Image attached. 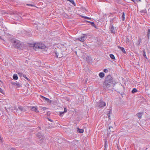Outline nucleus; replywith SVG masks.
<instances>
[{"label": "nucleus", "instance_id": "9", "mask_svg": "<svg viewBox=\"0 0 150 150\" xmlns=\"http://www.w3.org/2000/svg\"><path fill=\"white\" fill-rule=\"evenodd\" d=\"M13 85L14 86H17L18 87H21V85L20 83L17 82H14L13 83Z\"/></svg>", "mask_w": 150, "mask_h": 150}, {"label": "nucleus", "instance_id": "33", "mask_svg": "<svg viewBox=\"0 0 150 150\" xmlns=\"http://www.w3.org/2000/svg\"><path fill=\"white\" fill-rule=\"evenodd\" d=\"M47 109L45 107H43L42 108V109L43 110H45Z\"/></svg>", "mask_w": 150, "mask_h": 150}, {"label": "nucleus", "instance_id": "36", "mask_svg": "<svg viewBox=\"0 0 150 150\" xmlns=\"http://www.w3.org/2000/svg\"><path fill=\"white\" fill-rule=\"evenodd\" d=\"M11 150H16L14 148H12L11 149Z\"/></svg>", "mask_w": 150, "mask_h": 150}, {"label": "nucleus", "instance_id": "15", "mask_svg": "<svg viewBox=\"0 0 150 150\" xmlns=\"http://www.w3.org/2000/svg\"><path fill=\"white\" fill-rule=\"evenodd\" d=\"M13 78L14 79L17 80L18 79V77L16 74H14L13 76Z\"/></svg>", "mask_w": 150, "mask_h": 150}, {"label": "nucleus", "instance_id": "28", "mask_svg": "<svg viewBox=\"0 0 150 150\" xmlns=\"http://www.w3.org/2000/svg\"><path fill=\"white\" fill-rule=\"evenodd\" d=\"M103 71L105 73H107L108 71L107 69H105L103 70Z\"/></svg>", "mask_w": 150, "mask_h": 150}, {"label": "nucleus", "instance_id": "31", "mask_svg": "<svg viewBox=\"0 0 150 150\" xmlns=\"http://www.w3.org/2000/svg\"><path fill=\"white\" fill-rule=\"evenodd\" d=\"M44 47H45V46L44 45L42 47H40V45L38 46V48H40L41 49H43V48H44Z\"/></svg>", "mask_w": 150, "mask_h": 150}, {"label": "nucleus", "instance_id": "39", "mask_svg": "<svg viewBox=\"0 0 150 150\" xmlns=\"http://www.w3.org/2000/svg\"><path fill=\"white\" fill-rule=\"evenodd\" d=\"M108 117H110V116L109 113L108 114Z\"/></svg>", "mask_w": 150, "mask_h": 150}, {"label": "nucleus", "instance_id": "32", "mask_svg": "<svg viewBox=\"0 0 150 150\" xmlns=\"http://www.w3.org/2000/svg\"><path fill=\"white\" fill-rule=\"evenodd\" d=\"M0 92L3 93V90L0 87Z\"/></svg>", "mask_w": 150, "mask_h": 150}, {"label": "nucleus", "instance_id": "38", "mask_svg": "<svg viewBox=\"0 0 150 150\" xmlns=\"http://www.w3.org/2000/svg\"><path fill=\"white\" fill-rule=\"evenodd\" d=\"M105 148L104 149V150H107V147H106V148H105Z\"/></svg>", "mask_w": 150, "mask_h": 150}, {"label": "nucleus", "instance_id": "37", "mask_svg": "<svg viewBox=\"0 0 150 150\" xmlns=\"http://www.w3.org/2000/svg\"><path fill=\"white\" fill-rule=\"evenodd\" d=\"M111 128H112V126L109 127V129H110Z\"/></svg>", "mask_w": 150, "mask_h": 150}, {"label": "nucleus", "instance_id": "34", "mask_svg": "<svg viewBox=\"0 0 150 150\" xmlns=\"http://www.w3.org/2000/svg\"><path fill=\"white\" fill-rule=\"evenodd\" d=\"M67 110L66 109V108H64V112H67Z\"/></svg>", "mask_w": 150, "mask_h": 150}, {"label": "nucleus", "instance_id": "27", "mask_svg": "<svg viewBox=\"0 0 150 150\" xmlns=\"http://www.w3.org/2000/svg\"><path fill=\"white\" fill-rule=\"evenodd\" d=\"M107 140H105V146H104V147H105V148H106V147L107 146Z\"/></svg>", "mask_w": 150, "mask_h": 150}, {"label": "nucleus", "instance_id": "25", "mask_svg": "<svg viewBox=\"0 0 150 150\" xmlns=\"http://www.w3.org/2000/svg\"><path fill=\"white\" fill-rule=\"evenodd\" d=\"M18 74L20 77L23 76V75H24L21 72H19L18 73Z\"/></svg>", "mask_w": 150, "mask_h": 150}, {"label": "nucleus", "instance_id": "8", "mask_svg": "<svg viewBox=\"0 0 150 150\" xmlns=\"http://www.w3.org/2000/svg\"><path fill=\"white\" fill-rule=\"evenodd\" d=\"M110 31L111 33L114 34L115 33V28L113 25H112L110 28Z\"/></svg>", "mask_w": 150, "mask_h": 150}, {"label": "nucleus", "instance_id": "10", "mask_svg": "<svg viewBox=\"0 0 150 150\" xmlns=\"http://www.w3.org/2000/svg\"><path fill=\"white\" fill-rule=\"evenodd\" d=\"M84 130L82 129H80L79 128H77V132L79 133H83V132Z\"/></svg>", "mask_w": 150, "mask_h": 150}, {"label": "nucleus", "instance_id": "2", "mask_svg": "<svg viewBox=\"0 0 150 150\" xmlns=\"http://www.w3.org/2000/svg\"><path fill=\"white\" fill-rule=\"evenodd\" d=\"M13 45L15 47L18 48L20 47L21 43L19 40L16 39L14 40Z\"/></svg>", "mask_w": 150, "mask_h": 150}, {"label": "nucleus", "instance_id": "19", "mask_svg": "<svg viewBox=\"0 0 150 150\" xmlns=\"http://www.w3.org/2000/svg\"><path fill=\"white\" fill-rule=\"evenodd\" d=\"M68 1H69L74 6H75V4L74 3L73 0H67Z\"/></svg>", "mask_w": 150, "mask_h": 150}, {"label": "nucleus", "instance_id": "29", "mask_svg": "<svg viewBox=\"0 0 150 150\" xmlns=\"http://www.w3.org/2000/svg\"><path fill=\"white\" fill-rule=\"evenodd\" d=\"M64 113V112H60L59 115L60 116H62V115Z\"/></svg>", "mask_w": 150, "mask_h": 150}, {"label": "nucleus", "instance_id": "35", "mask_svg": "<svg viewBox=\"0 0 150 150\" xmlns=\"http://www.w3.org/2000/svg\"><path fill=\"white\" fill-rule=\"evenodd\" d=\"M48 119L49 120V121H50V122H53V120L50 119L49 118H48Z\"/></svg>", "mask_w": 150, "mask_h": 150}, {"label": "nucleus", "instance_id": "14", "mask_svg": "<svg viewBox=\"0 0 150 150\" xmlns=\"http://www.w3.org/2000/svg\"><path fill=\"white\" fill-rule=\"evenodd\" d=\"M40 97L41 98H42L44 100H45L46 101H48L49 100V99L48 98H46V97L43 96H40Z\"/></svg>", "mask_w": 150, "mask_h": 150}, {"label": "nucleus", "instance_id": "18", "mask_svg": "<svg viewBox=\"0 0 150 150\" xmlns=\"http://www.w3.org/2000/svg\"><path fill=\"white\" fill-rule=\"evenodd\" d=\"M119 48H120V49H121V50L122 51V52L123 53H126V51L125 50V49L123 47H119Z\"/></svg>", "mask_w": 150, "mask_h": 150}, {"label": "nucleus", "instance_id": "26", "mask_svg": "<svg viewBox=\"0 0 150 150\" xmlns=\"http://www.w3.org/2000/svg\"><path fill=\"white\" fill-rule=\"evenodd\" d=\"M146 9L143 10L141 11V12L143 13H145L146 12Z\"/></svg>", "mask_w": 150, "mask_h": 150}, {"label": "nucleus", "instance_id": "3", "mask_svg": "<svg viewBox=\"0 0 150 150\" xmlns=\"http://www.w3.org/2000/svg\"><path fill=\"white\" fill-rule=\"evenodd\" d=\"M97 104V106L101 108H103L106 105L105 103L101 100L98 102Z\"/></svg>", "mask_w": 150, "mask_h": 150}, {"label": "nucleus", "instance_id": "17", "mask_svg": "<svg viewBox=\"0 0 150 150\" xmlns=\"http://www.w3.org/2000/svg\"><path fill=\"white\" fill-rule=\"evenodd\" d=\"M81 17L83 18H84L85 19H88L89 20H91V18H90L89 17H87V16H81Z\"/></svg>", "mask_w": 150, "mask_h": 150}, {"label": "nucleus", "instance_id": "24", "mask_svg": "<svg viewBox=\"0 0 150 150\" xmlns=\"http://www.w3.org/2000/svg\"><path fill=\"white\" fill-rule=\"evenodd\" d=\"M150 35V29H148L147 32V35L148 36V38H149Z\"/></svg>", "mask_w": 150, "mask_h": 150}, {"label": "nucleus", "instance_id": "1", "mask_svg": "<svg viewBox=\"0 0 150 150\" xmlns=\"http://www.w3.org/2000/svg\"><path fill=\"white\" fill-rule=\"evenodd\" d=\"M115 84L113 81L112 77L110 75H108L105 79L103 87L104 89L107 90L110 89L111 87L114 86Z\"/></svg>", "mask_w": 150, "mask_h": 150}, {"label": "nucleus", "instance_id": "22", "mask_svg": "<svg viewBox=\"0 0 150 150\" xmlns=\"http://www.w3.org/2000/svg\"><path fill=\"white\" fill-rule=\"evenodd\" d=\"M23 77L24 78H25L28 81H30L29 79L26 76V75L24 74V75H23Z\"/></svg>", "mask_w": 150, "mask_h": 150}, {"label": "nucleus", "instance_id": "40", "mask_svg": "<svg viewBox=\"0 0 150 150\" xmlns=\"http://www.w3.org/2000/svg\"><path fill=\"white\" fill-rule=\"evenodd\" d=\"M27 5L28 6H32L30 4H27Z\"/></svg>", "mask_w": 150, "mask_h": 150}, {"label": "nucleus", "instance_id": "20", "mask_svg": "<svg viewBox=\"0 0 150 150\" xmlns=\"http://www.w3.org/2000/svg\"><path fill=\"white\" fill-rule=\"evenodd\" d=\"M110 56L112 59H115L114 56L112 54H110Z\"/></svg>", "mask_w": 150, "mask_h": 150}, {"label": "nucleus", "instance_id": "11", "mask_svg": "<svg viewBox=\"0 0 150 150\" xmlns=\"http://www.w3.org/2000/svg\"><path fill=\"white\" fill-rule=\"evenodd\" d=\"M104 74L102 72H100L99 74V76L101 78H102L104 76Z\"/></svg>", "mask_w": 150, "mask_h": 150}, {"label": "nucleus", "instance_id": "12", "mask_svg": "<svg viewBox=\"0 0 150 150\" xmlns=\"http://www.w3.org/2000/svg\"><path fill=\"white\" fill-rule=\"evenodd\" d=\"M143 114V113L142 112L139 113L137 114V115L139 118L140 119L141 118Z\"/></svg>", "mask_w": 150, "mask_h": 150}, {"label": "nucleus", "instance_id": "23", "mask_svg": "<svg viewBox=\"0 0 150 150\" xmlns=\"http://www.w3.org/2000/svg\"><path fill=\"white\" fill-rule=\"evenodd\" d=\"M143 55L146 58H147V57L146 54V52L145 51H144L143 52Z\"/></svg>", "mask_w": 150, "mask_h": 150}, {"label": "nucleus", "instance_id": "4", "mask_svg": "<svg viewBox=\"0 0 150 150\" xmlns=\"http://www.w3.org/2000/svg\"><path fill=\"white\" fill-rule=\"evenodd\" d=\"M87 38V35L86 34H83L80 37L77 38L76 40L81 42H83Z\"/></svg>", "mask_w": 150, "mask_h": 150}, {"label": "nucleus", "instance_id": "30", "mask_svg": "<svg viewBox=\"0 0 150 150\" xmlns=\"http://www.w3.org/2000/svg\"><path fill=\"white\" fill-rule=\"evenodd\" d=\"M56 54V57L58 58V53L57 52H55Z\"/></svg>", "mask_w": 150, "mask_h": 150}, {"label": "nucleus", "instance_id": "21", "mask_svg": "<svg viewBox=\"0 0 150 150\" xmlns=\"http://www.w3.org/2000/svg\"><path fill=\"white\" fill-rule=\"evenodd\" d=\"M137 91V90L135 88H134L132 91V93H136Z\"/></svg>", "mask_w": 150, "mask_h": 150}, {"label": "nucleus", "instance_id": "6", "mask_svg": "<svg viewBox=\"0 0 150 150\" xmlns=\"http://www.w3.org/2000/svg\"><path fill=\"white\" fill-rule=\"evenodd\" d=\"M18 109L23 112H25L26 111V109L25 108L21 106H19L18 107Z\"/></svg>", "mask_w": 150, "mask_h": 150}, {"label": "nucleus", "instance_id": "5", "mask_svg": "<svg viewBox=\"0 0 150 150\" xmlns=\"http://www.w3.org/2000/svg\"><path fill=\"white\" fill-rule=\"evenodd\" d=\"M29 108L32 111H34L37 112H39V111L37 108V107L36 106H30L29 107Z\"/></svg>", "mask_w": 150, "mask_h": 150}, {"label": "nucleus", "instance_id": "13", "mask_svg": "<svg viewBox=\"0 0 150 150\" xmlns=\"http://www.w3.org/2000/svg\"><path fill=\"white\" fill-rule=\"evenodd\" d=\"M87 22L90 23L93 26L95 27H96V25L95 24L94 22H91V21H87Z\"/></svg>", "mask_w": 150, "mask_h": 150}, {"label": "nucleus", "instance_id": "16", "mask_svg": "<svg viewBox=\"0 0 150 150\" xmlns=\"http://www.w3.org/2000/svg\"><path fill=\"white\" fill-rule=\"evenodd\" d=\"M125 13L124 12L122 13V21H123L125 20Z\"/></svg>", "mask_w": 150, "mask_h": 150}, {"label": "nucleus", "instance_id": "7", "mask_svg": "<svg viewBox=\"0 0 150 150\" xmlns=\"http://www.w3.org/2000/svg\"><path fill=\"white\" fill-rule=\"evenodd\" d=\"M37 137L39 139H40V140H42L43 138V136L42 135L41 132H39L37 134Z\"/></svg>", "mask_w": 150, "mask_h": 150}]
</instances>
